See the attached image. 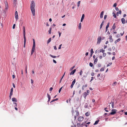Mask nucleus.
I'll return each mask as SVG.
<instances>
[{"label":"nucleus","instance_id":"f257e3e1","mask_svg":"<svg viewBox=\"0 0 127 127\" xmlns=\"http://www.w3.org/2000/svg\"><path fill=\"white\" fill-rule=\"evenodd\" d=\"M35 3L33 0L31 2L30 5V8L31 11L33 16L35 15Z\"/></svg>","mask_w":127,"mask_h":127},{"label":"nucleus","instance_id":"f03ea898","mask_svg":"<svg viewBox=\"0 0 127 127\" xmlns=\"http://www.w3.org/2000/svg\"><path fill=\"white\" fill-rule=\"evenodd\" d=\"M79 114V112L77 110L72 112V115L74 116L75 120L76 119V117L78 116Z\"/></svg>","mask_w":127,"mask_h":127},{"label":"nucleus","instance_id":"7ed1b4c3","mask_svg":"<svg viewBox=\"0 0 127 127\" xmlns=\"http://www.w3.org/2000/svg\"><path fill=\"white\" fill-rule=\"evenodd\" d=\"M23 34H24V47H25V44H26V36H25L26 33H25V27L24 26L23 27Z\"/></svg>","mask_w":127,"mask_h":127},{"label":"nucleus","instance_id":"20e7f679","mask_svg":"<svg viewBox=\"0 0 127 127\" xmlns=\"http://www.w3.org/2000/svg\"><path fill=\"white\" fill-rule=\"evenodd\" d=\"M105 38L104 37H102L101 36H98L97 38V43L99 44L101 41V40L104 39Z\"/></svg>","mask_w":127,"mask_h":127},{"label":"nucleus","instance_id":"39448f33","mask_svg":"<svg viewBox=\"0 0 127 127\" xmlns=\"http://www.w3.org/2000/svg\"><path fill=\"white\" fill-rule=\"evenodd\" d=\"M117 111V110L116 109H113L111 110V112L110 114L111 115H114L116 113V112Z\"/></svg>","mask_w":127,"mask_h":127},{"label":"nucleus","instance_id":"423d86ee","mask_svg":"<svg viewBox=\"0 0 127 127\" xmlns=\"http://www.w3.org/2000/svg\"><path fill=\"white\" fill-rule=\"evenodd\" d=\"M84 119V118L82 117H79L78 120V121L80 122H81Z\"/></svg>","mask_w":127,"mask_h":127},{"label":"nucleus","instance_id":"0eeeda50","mask_svg":"<svg viewBox=\"0 0 127 127\" xmlns=\"http://www.w3.org/2000/svg\"><path fill=\"white\" fill-rule=\"evenodd\" d=\"M75 82H76V80H75V79H74V80L73 81V82L72 83L70 86V87L71 88H73L74 85V84H75Z\"/></svg>","mask_w":127,"mask_h":127},{"label":"nucleus","instance_id":"6e6552de","mask_svg":"<svg viewBox=\"0 0 127 127\" xmlns=\"http://www.w3.org/2000/svg\"><path fill=\"white\" fill-rule=\"evenodd\" d=\"M15 18L16 20H17L18 19V13L17 11L15 12Z\"/></svg>","mask_w":127,"mask_h":127},{"label":"nucleus","instance_id":"1a4fd4ad","mask_svg":"<svg viewBox=\"0 0 127 127\" xmlns=\"http://www.w3.org/2000/svg\"><path fill=\"white\" fill-rule=\"evenodd\" d=\"M109 41L110 42H112L113 41V39L112 38V36L111 35H110L109 36Z\"/></svg>","mask_w":127,"mask_h":127},{"label":"nucleus","instance_id":"9d476101","mask_svg":"<svg viewBox=\"0 0 127 127\" xmlns=\"http://www.w3.org/2000/svg\"><path fill=\"white\" fill-rule=\"evenodd\" d=\"M5 9H8V4L7 2H5Z\"/></svg>","mask_w":127,"mask_h":127},{"label":"nucleus","instance_id":"9b49d317","mask_svg":"<svg viewBox=\"0 0 127 127\" xmlns=\"http://www.w3.org/2000/svg\"><path fill=\"white\" fill-rule=\"evenodd\" d=\"M121 21L122 23L123 24H124L125 23V19L124 18H122L121 19Z\"/></svg>","mask_w":127,"mask_h":127},{"label":"nucleus","instance_id":"f8f14e48","mask_svg":"<svg viewBox=\"0 0 127 127\" xmlns=\"http://www.w3.org/2000/svg\"><path fill=\"white\" fill-rule=\"evenodd\" d=\"M98 52H102V53H103L105 52V50H103V49H100V50L99 51V50H98Z\"/></svg>","mask_w":127,"mask_h":127},{"label":"nucleus","instance_id":"ddd939ff","mask_svg":"<svg viewBox=\"0 0 127 127\" xmlns=\"http://www.w3.org/2000/svg\"><path fill=\"white\" fill-rule=\"evenodd\" d=\"M76 70L75 69H74L70 73V75H73L74 74V73L75 72Z\"/></svg>","mask_w":127,"mask_h":127},{"label":"nucleus","instance_id":"4468645a","mask_svg":"<svg viewBox=\"0 0 127 127\" xmlns=\"http://www.w3.org/2000/svg\"><path fill=\"white\" fill-rule=\"evenodd\" d=\"M13 88H12L11 89L10 92V95H13Z\"/></svg>","mask_w":127,"mask_h":127},{"label":"nucleus","instance_id":"2eb2a0df","mask_svg":"<svg viewBox=\"0 0 127 127\" xmlns=\"http://www.w3.org/2000/svg\"><path fill=\"white\" fill-rule=\"evenodd\" d=\"M33 47L35 48V42L34 39H33Z\"/></svg>","mask_w":127,"mask_h":127},{"label":"nucleus","instance_id":"dca6fc26","mask_svg":"<svg viewBox=\"0 0 127 127\" xmlns=\"http://www.w3.org/2000/svg\"><path fill=\"white\" fill-rule=\"evenodd\" d=\"M47 95L48 96V102H49L50 100L51 99V96L48 93L47 94Z\"/></svg>","mask_w":127,"mask_h":127},{"label":"nucleus","instance_id":"f3484780","mask_svg":"<svg viewBox=\"0 0 127 127\" xmlns=\"http://www.w3.org/2000/svg\"><path fill=\"white\" fill-rule=\"evenodd\" d=\"M12 100L13 101H15V102H17V100L15 98H12Z\"/></svg>","mask_w":127,"mask_h":127},{"label":"nucleus","instance_id":"a211bd4d","mask_svg":"<svg viewBox=\"0 0 127 127\" xmlns=\"http://www.w3.org/2000/svg\"><path fill=\"white\" fill-rule=\"evenodd\" d=\"M104 12L103 11H102L101 12L100 14V18H102L103 17V14Z\"/></svg>","mask_w":127,"mask_h":127},{"label":"nucleus","instance_id":"6ab92c4d","mask_svg":"<svg viewBox=\"0 0 127 127\" xmlns=\"http://www.w3.org/2000/svg\"><path fill=\"white\" fill-rule=\"evenodd\" d=\"M77 126L78 127H82V126L81 125V123H77Z\"/></svg>","mask_w":127,"mask_h":127},{"label":"nucleus","instance_id":"aec40b11","mask_svg":"<svg viewBox=\"0 0 127 127\" xmlns=\"http://www.w3.org/2000/svg\"><path fill=\"white\" fill-rule=\"evenodd\" d=\"M87 95V94L86 92H85L83 93V96L85 98H86V97Z\"/></svg>","mask_w":127,"mask_h":127},{"label":"nucleus","instance_id":"412c9836","mask_svg":"<svg viewBox=\"0 0 127 127\" xmlns=\"http://www.w3.org/2000/svg\"><path fill=\"white\" fill-rule=\"evenodd\" d=\"M121 40L120 38H118L117 40H116L114 42L115 44L117 43V42H119Z\"/></svg>","mask_w":127,"mask_h":127},{"label":"nucleus","instance_id":"4be33fe9","mask_svg":"<svg viewBox=\"0 0 127 127\" xmlns=\"http://www.w3.org/2000/svg\"><path fill=\"white\" fill-rule=\"evenodd\" d=\"M90 112H87L86 113L85 115L87 116H89L90 115Z\"/></svg>","mask_w":127,"mask_h":127},{"label":"nucleus","instance_id":"5701e85b","mask_svg":"<svg viewBox=\"0 0 127 127\" xmlns=\"http://www.w3.org/2000/svg\"><path fill=\"white\" fill-rule=\"evenodd\" d=\"M122 13V12L121 10H120L119 11L117 12V15L118 16L119 14H121Z\"/></svg>","mask_w":127,"mask_h":127},{"label":"nucleus","instance_id":"b1692460","mask_svg":"<svg viewBox=\"0 0 127 127\" xmlns=\"http://www.w3.org/2000/svg\"><path fill=\"white\" fill-rule=\"evenodd\" d=\"M104 23V21H103L102 22V23H101V25H100V29H101L102 28L103 25Z\"/></svg>","mask_w":127,"mask_h":127},{"label":"nucleus","instance_id":"393cba45","mask_svg":"<svg viewBox=\"0 0 127 127\" xmlns=\"http://www.w3.org/2000/svg\"><path fill=\"white\" fill-rule=\"evenodd\" d=\"M86 122H84L82 123L81 124V125L82 126V127H83L84 126H85L86 125Z\"/></svg>","mask_w":127,"mask_h":127},{"label":"nucleus","instance_id":"a878e982","mask_svg":"<svg viewBox=\"0 0 127 127\" xmlns=\"http://www.w3.org/2000/svg\"><path fill=\"white\" fill-rule=\"evenodd\" d=\"M98 59L97 58H96L95 60L94 61V63L95 64H96L97 61Z\"/></svg>","mask_w":127,"mask_h":127},{"label":"nucleus","instance_id":"bb28decb","mask_svg":"<svg viewBox=\"0 0 127 127\" xmlns=\"http://www.w3.org/2000/svg\"><path fill=\"white\" fill-rule=\"evenodd\" d=\"M51 38H50L47 41V44H48L50 42H51Z\"/></svg>","mask_w":127,"mask_h":127},{"label":"nucleus","instance_id":"cd10ccee","mask_svg":"<svg viewBox=\"0 0 127 127\" xmlns=\"http://www.w3.org/2000/svg\"><path fill=\"white\" fill-rule=\"evenodd\" d=\"M58 100V98H56V99H54L52 101H51V103H52V102H53L57 100Z\"/></svg>","mask_w":127,"mask_h":127},{"label":"nucleus","instance_id":"c85d7f7f","mask_svg":"<svg viewBox=\"0 0 127 127\" xmlns=\"http://www.w3.org/2000/svg\"><path fill=\"white\" fill-rule=\"evenodd\" d=\"M52 30L51 28H50L49 30L48 31L49 33V34H50L51 33V31Z\"/></svg>","mask_w":127,"mask_h":127},{"label":"nucleus","instance_id":"c756f323","mask_svg":"<svg viewBox=\"0 0 127 127\" xmlns=\"http://www.w3.org/2000/svg\"><path fill=\"white\" fill-rule=\"evenodd\" d=\"M90 124V122H88L87 123H86V125H85V126L86 127H87Z\"/></svg>","mask_w":127,"mask_h":127},{"label":"nucleus","instance_id":"7c9ffc66","mask_svg":"<svg viewBox=\"0 0 127 127\" xmlns=\"http://www.w3.org/2000/svg\"><path fill=\"white\" fill-rule=\"evenodd\" d=\"M50 56H51V57H52V58H56L57 57L56 56H53L51 54H50Z\"/></svg>","mask_w":127,"mask_h":127},{"label":"nucleus","instance_id":"2f4dec72","mask_svg":"<svg viewBox=\"0 0 127 127\" xmlns=\"http://www.w3.org/2000/svg\"><path fill=\"white\" fill-rule=\"evenodd\" d=\"M99 121V120L96 121H95V123L94 124V125H95L97 124L98 123Z\"/></svg>","mask_w":127,"mask_h":127},{"label":"nucleus","instance_id":"473e14b6","mask_svg":"<svg viewBox=\"0 0 127 127\" xmlns=\"http://www.w3.org/2000/svg\"><path fill=\"white\" fill-rule=\"evenodd\" d=\"M112 14H113V16L115 18H116V14H115V13L113 12L112 13Z\"/></svg>","mask_w":127,"mask_h":127},{"label":"nucleus","instance_id":"72a5a7b5","mask_svg":"<svg viewBox=\"0 0 127 127\" xmlns=\"http://www.w3.org/2000/svg\"><path fill=\"white\" fill-rule=\"evenodd\" d=\"M80 1H79L77 3V5L78 7L80 6Z\"/></svg>","mask_w":127,"mask_h":127},{"label":"nucleus","instance_id":"f704fd0d","mask_svg":"<svg viewBox=\"0 0 127 127\" xmlns=\"http://www.w3.org/2000/svg\"><path fill=\"white\" fill-rule=\"evenodd\" d=\"M109 24H110V23L109 22L108 23H107V25L106 26V28H108L109 26Z\"/></svg>","mask_w":127,"mask_h":127},{"label":"nucleus","instance_id":"c9c22d12","mask_svg":"<svg viewBox=\"0 0 127 127\" xmlns=\"http://www.w3.org/2000/svg\"><path fill=\"white\" fill-rule=\"evenodd\" d=\"M78 28L79 29H81V23H80L79 24V26H78Z\"/></svg>","mask_w":127,"mask_h":127},{"label":"nucleus","instance_id":"e433bc0d","mask_svg":"<svg viewBox=\"0 0 127 127\" xmlns=\"http://www.w3.org/2000/svg\"><path fill=\"white\" fill-rule=\"evenodd\" d=\"M115 23H114L113 24V26L112 27V28L113 29H115L116 28V26H115Z\"/></svg>","mask_w":127,"mask_h":127},{"label":"nucleus","instance_id":"4c0bfd02","mask_svg":"<svg viewBox=\"0 0 127 127\" xmlns=\"http://www.w3.org/2000/svg\"><path fill=\"white\" fill-rule=\"evenodd\" d=\"M112 64V63H109V64H108L107 65V67H108V66H110V65H111Z\"/></svg>","mask_w":127,"mask_h":127},{"label":"nucleus","instance_id":"58836bf2","mask_svg":"<svg viewBox=\"0 0 127 127\" xmlns=\"http://www.w3.org/2000/svg\"><path fill=\"white\" fill-rule=\"evenodd\" d=\"M112 108H114V102H112Z\"/></svg>","mask_w":127,"mask_h":127},{"label":"nucleus","instance_id":"ea45409f","mask_svg":"<svg viewBox=\"0 0 127 127\" xmlns=\"http://www.w3.org/2000/svg\"><path fill=\"white\" fill-rule=\"evenodd\" d=\"M87 95H88L89 94L90 91L89 90H87Z\"/></svg>","mask_w":127,"mask_h":127},{"label":"nucleus","instance_id":"a19ab883","mask_svg":"<svg viewBox=\"0 0 127 127\" xmlns=\"http://www.w3.org/2000/svg\"><path fill=\"white\" fill-rule=\"evenodd\" d=\"M84 17H85L84 14H83L82 15V17H81V18L84 19Z\"/></svg>","mask_w":127,"mask_h":127},{"label":"nucleus","instance_id":"79ce46f5","mask_svg":"<svg viewBox=\"0 0 127 127\" xmlns=\"http://www.w3.org/2000/svg\"><path fill=\"white\" fill-rule=\"evenodd\" d=\"M89 65L91 67H92L93 66V64L92 63H90Z\"/></svg>","mask_w":127,"mask_h":127},{"label":"nucleus","instance_id":"37998d69","mask_svg":"<svg viewBox=\"0 0 127 127\" xmlns=\"http://www.w3.org/2000/svg\"><path fill=\"white\" fill-rule=\"evenodd\" d=\"M83 73V71L82 70L80 71V75H82Z\"/></svg>","mask_w":127,"mask_h":127},{"label":"nucleus","instance_id":"c03bdc74","mask_svg":"<svg viewBox=\"0 0 127 127\" xmlns=\"http://www.w3.org/2000/svg\"><path fill=\"white\" fill-rule=\"evenodd\" d=\"M103 53V57H105L106 55V54L104 52Z\"/></svg>","mask_w":127,"mask_h":127},{"label":"nucleus","instance_id":"a18cd8bd","mask_svg":"<svg viewBox=\"0 0 127 127\" xmlns=\"http://www.w3.org/2000/svg\"><path fill=\"white\" fill-rule=\"evenodd\" d=\"M104 70V68H101L100 70L101 71H103Z\"/></svg>","mask_w":127,"mask_h":127},{"label":"nucleus","instance_id":"49530a36","mask_svg":"<svg viewBox=\"0 0 127 127\" xmlns=\"http://www.w3.org/2000/svg\"><path fill=\"white\" fill-rule=\"evenodd\" d=\"M88 106V105L86 104V105H85L84 107L85 108H86Z\"/></svg>","mask_w":127,"mask_h":127},{"label":"nucleus","instance_id":"de8ad7c7","mask_svg":"<svg viewBox=\"0 0 127 127\" xmlns=\"http://www.w3.org/2000/svg\"><path fill=\"white\" fill-rule=\"evenodd\" d=\"M116 5H117V4H116V3H115L114 4L113 6L114 7H116Z\"/></svg>","mask_w":127,"mask_h":127},{"label":"nucleus","instance_id":"09e8293b","mask_svg":"<svg viewBox=\"0 0 127 127\" xmlns=\"http://www.w3.org/2000/svg\"><path fill=\"white\" fill-rule=\"evenodd\" d=\"M62 88H63V87H61V88H60V89H59V93H60V92L61 91V90H62Z\"/></svg>","mask_w":127,"mask_h":127},{"label":"nucleus","instance_id":"8fccbe9b","mask_svg":"<svg viewBox=\"0 0 127 127\" xmlns=\"http://www.w3.org/2000/svg\"><path fill=\"white\" fill-rule=\"evenodd\" d=\"M35 48H34V47H32V51H34V50H35Z\"/></svg>","mask_w":127,"mask_h":127},{"label":"nucleus","instance_id":"3c124183","mask_svg":"<svg viewBox=\"0 0 127 127\" xmlns=\"http://www.w3.org/2000/svg\"><path fill=\"white\" fill-rule=\"evenodd\" d=\"M62 44H61L59 45V48H58L59 49H61V47L62 46Z\"/></svg>","mask_w":127,"mask_h":127},{"label":"nucleus","instance_id":"603ef678","mask_svg":"<svg viewBox=\"0 0 127 127\" xmlns=\"http://www.w3.org/2000/svg\"><path fill=\"white\" fill-rule=\"evenodd\" d=\"M54 49L55 50H57V47H56V46H54Z\"/></svg>","mask_w":127,"mask_h":127},{"label":"nucleus","instance_id":"864d4df0","mask_svg":"<svg viewBox=\"0 0 127 127\" xmlns=\"http://www.w3.org/2000/svg\"><path fill=\"white\" fill-rule=\"evenodd\" d=\"M15 24H14L13 26V29H14L15 28Z\"/></svg>","mask_w":127,"mask_h":127},{"label":"nucleus","instance_id":"5fc2aeb1","mask_svg":"<svg viewBox=\"0 0 127 127\" xmlns=\"http://www.w3.org/2000/svg\"><path fill=\"white\" fill-rule=\"evenodd\" d=\"M115 9L117 11H118L119 10V9L118 7H116L115 8Z\"/></svg>","mask_w":127,"mask_h":127},{"label":"nucleus","instance_id":"6e6d98bb","mask_svg":"<svg viewBox=\"0 0 127 127\" xmlns=\"http://www.w3.org/2000/svg\"><path fill=\"white\" fill-rule=\"evenodd\" d=\"M120 36V35L119 34H118L116 35V37H119Z\"/></svg>","mask_w":127,"mask_h":127},{"label":"nucleus","instance_id":"4d7b16f0","mask_svg":"<svg viewBox=\"0 0 127 127\" xmlns=\"http://www.w3.org/2000/svg\"><path fill=\"white\" fill-rule=\"evenodd\" d=\"M94 77H91V81H90V82H91V81H92V80H94Z\"/></svg>","mask_w":127,"mask_h":127},{"label":"nucleus","instance_id":"13d9d810","mask_svg":"<svg viewBox=\"0 0 127 127\" xmlns=\"http://www.w3.org/2000/svg\"><path fill=\"white\" fill-rule=\"evenodd\" d=\"M94 72H92L91 73V75L92 76H94Z\"/></svg>","mask_w":127,"mask_h":127},{"label":"nucleus","instance_id":"bf43d9fd","mask_svg":"<svg viewBox=\"0 0 127 127\" xmlns=\"http://www.w3.org/2000/svg\"><path fill=\"white\" fill-rule=\"evenodd\" d=\"M53 89V88L52 87L50 88L49 89V91H52V90Z\"/></svg>","mask_w":127,"mask_h":127},{"label":"nucleus","instance_id":"052dcab7","mask_svg":"<svg viewBox=\"0 0 127 127\" xmlns=\"http://www.w3.org/2000/svg\"><path fill=\"white\" fill-rule=\"evenodd\" d=\"M107 16L106 15H105L104 16V19H105L107 17Z\"/></svg>","mask_w":127,"mask_h":127},{"label":"nucleus","instance_id":"680f3d73","mask_svg":"<svg viewBox=\"0 0 127 127\" xmlns=\"http://www.w3.org/2000/svg\"><path fill=\"white\" fill-rule=\"evenodd\" d=\"M93 49L92 48L91 50V53H93Z\"/></svg>","mask_w":127,"mask_h":127},{"label":"nucleus","instance_id":"e2e57ef3","mask_svg":"<svg viewBox=\"0 0 127 127\" xmlns=\"http://www.w3.org/2000/svg\"><path fill=\"white\" fill-rule=\"evenodd\" d=\"M53 62L54 63H55V64L57 62H56V61L54 60H53Z\"/></svg>","mask_w":127,"mask_h":127},{"label":"nucleus","instance_id":"0e129e2a","mask_svg":"<svg viewBox=\"0 0 127 127\" xmlns=\"http://www.w3.org/2000/svg\"><path fill=\"white\" fill-rule=\"evenodd\" d=\"M59 35V36L60 37L61 36V33L60 32H58Z\"/></svg>","mask_w":127,"mask_h":127},{"label":"nucleus","instance_id":"69168bd1","mask_svg":"<svg viewBox=\"0 0 127 127\" xmlns=\"http://www.w3.org/2000/svg\"><path fill=\"white\" fill-rule=\"evenodd\" d=\"M12 85H13V87L14 88H15V85H14V83H12Z\"/></svg>","mask_w":127,"mask_h":127},{"label":"nucleus","instance_id":"338daca9","mask_svg":"<svg viewBox=\"0 0 127 127\" xmlns=\"http://www.w3.org/2000/svg\"><path fill=\"white\" fill-rule=\"evenodd\" d=\"M13 0V2L14 3H16V0Z\"/></svg>","mask_w":127,"mask_h":127},{"label":"nucleus","instance_id":"774afa93","mask_svg":"<svg viewBox=\"0 0 127 127\" xmlns=\"http://www.w3.org/2000/svg\"><path fill=\"white\" fill-rule=\"evenodd\" d=\"M34 52V51H31V55H32V54H33V53Z\"/></svg>","mask_w":127,"mask_h":127}]
</instances>
